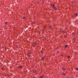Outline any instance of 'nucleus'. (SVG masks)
I'll return each mask as SVG.
<instances>
[{"label": "nucleus", "mask_w": 78, "mask_h": 78, "mask_svg": "<svg viewBox=\"0 0 78 78\" xmlns=\"http://www.w3.org/2000/svg\"><path fill=\"white\" fill-rule=\"evenodd\" d=\"M36 41L35 42V43H34V45H36Z\"/></svg>", "instance_id": "ddd939ff"}, {"label": "nucleus", "mask_w": 78, "mask_h": 78, "mask_svg": "<svg viewBox=\"0 0 78 78\" xmlns=\"http://www.w3.org/2000/svg\"><path fill=\"white\" fill-rule=\"evenodd\" d=\"M53 8H54V9H55V10H56V7H55V6L54 5H53Z\"/></svg>", "instance_id": "f257e3e1"}, {"label": "nucleus", "mask_w": 78, "mask_h": 78, "mask_svg": "<svg viewBox=\"0 0 78 78\" xmlns=\"http://www.w3.org/2000/svg\"><path fill=\"white\" fill-rule=\"evenodd\" d=\"M45 58V56H44V57H43L42 58H41V60H42V61L43 60H44V58Z\"/></svg>", "instance_id": "f03ea898"}, {"label": "nucleus", "mask_w": 78, "mask_h": 78, "mask_svg": "<svg viewBox=\"0 0 78 78\" xmlns=\"http://www.w3.org/2000/svg\"><path fill=\"white\" fill-rule=\"evenodd\" d=\"M75 16H78V14H77V13H76L75 14Z\"/></svg>", "instance_id": "6e6552de"}, {"label": "nucleus", "mask_w": 78, "mask_h": 78, "mask_svg": "<svg viewBox=\"0 0 78 78\" xmlns=\"http://www.w3.org/2000/svg\"><path fill=\"white\" fill-rule=\"evenodd\" d=\"M43 76H42L41 77H40V78H43Z\"/></svg>", "instance_id": "4468645a"}, {"label": "nucleus", "mask_w": 78, "mask_h": 78, "mask_svg": "<svg viewBox=\"0 0 78 78\" xmlns=\"http://www.w3.org/2000/svg\"><path fill=\"white\" fill-rule=\"evenodd\" d=\"M76 39V38H74V39Z\"/></svg>", "instance_id": "dca6fc26"}, {"label": "nucleus", "mask_w": 78, "mask_h": 78, "mask_svg": "<svg viewBox=\"0 0 78 78\" xmlns=\"http://www.w3.org/2000/svg\"><path fill=\"white\" fill-rule=\"evenodd\" d=\"M41 53H42V51H41Z\"/></svg>", "instance_id": "f3484780"}, {"label": "nucleus", "mask_w": 78, "mask_h": 78, "mask_svg": "<svg viewBox=\"0 0 78 78\" xmlns=\"http://www.w3.org/2000/svg\"><path fill=\"white\" fill-rule=\"evenodd\" d=\"M70 58V56H68V58L69 59Z\"/></svg>", "instance_id": "2eb2a0df"}, {"label": "nucleus", "mask_w": 78, "mask_h": 78, "mask_svg": "<svg viewBox=\"0 0 78 78\" xmlns=\"http://www.w3.org/2000/svg\"><path fill=\"white\" fill-rule=\"evenodd\" d=\"M5 25H7V24H8V22H6L5 23Z\"/></svg>", "instance_id": "39448f33"}, {"label": "nucleus", "mask_w": 78, "mask_h": 78, "mask_svg": "<svg viewBox=\"0 0 78 78\" xmlns=\"http://www.w3.org/2000/svg\"><path fill=\"white\" fill-rule=\"evenodd\" d=\"M72 34H73V35L74 36L75 35V32L73 33H72Z\"/></svg>", "instance_id": "20e7f679"}, {"label": "nucleus", "mask_w": 78, "mask_h": 78, "mask_svg": "<svg viewBox=\"0 0 78 78\" xmlns=\"http://www.w3.org/2000/svg\"><path fill=\"white\" fill-rule=\"evenodd\" d=\"M62 75H64V76L66 75V74H65V73H63L62 74Z\"/></svg>", "instance_id": "423d86ee"}, {"label": "nucleus", "mask_w": 78, "mask_h": 78, "mask_svg": "<svg viewBox=\"0 0 78 78\" xmlns=\"http://www.w3.org/2000/svg\"><path fill=\"white\" fill-rule=\"evenodd\" d=\"M67 47V45H66L65 46V48H66Z\"/></svg>", "instance_id": "0eeeda50"}, {"label": "nucleus", "mask_w": 78, "mask_h": 78, "mask_svg": "<svg viewBox=\"0 0 78 78\" xmlns=\"http://www.w3.org/2000/svg\"><path fill=\"white\" fill-rule=\"evenodd\" d=\"M31 53H30L28 54V56L29 57H30V54H31Z\"/></svg>", "instance_id": "7ed1b4c3"}, {"label": "nucleus", "mask_w": 78, "mask_h": 78, "mask_svg": "<svg viewBox=\"0 0 78 78\" xmlns=\"http://www.w3.org/2000/svg\"><path fill=\"white\" fill-rule=\"evenodd\" d=\"M76 70H78V68H76Z\"/></svg>", "instance_id": "9b49d317"}, {"label": "nucleus", "mask_w": 78, "mask_h": 78, "mask_svg": "<svg viewBox=\"0 0 78 78\" xmlns=\"http://www.w3.org/2000/svg\"><path fill=\"white\" fill-rule=\"evenodd\" d=\"M62 69H63V70H65V68H62Z\"/></svg>", "instance_id": "9d476101"}, {"label": "nucleus", "mask_w": 78, "mask_h": 78, "mask_svg": "<svg viewBox=\"0 0 78 78\" xmlns=\"http://www.w3.org/2000/svg\"><path fill=\"white\" fill-rule=\"evenodd\" d=\"M23 19H25V17L24 16L23 17Z\"/></svg>", "instance_id": "f8f14e48"}, {"label": "nucleus", "mask_w": 78, "mask_h": 78, "mask_svg": "<svg viewBox=\"0 0 78 78\" xmlns=\"http://www.w3.org/2000/svg\"><path fill=\"white\" fill-rule=\"evenodd\" d=\"M19 68H22V66H20L19 67Z\"/></svg>", "instance_id": "1a4fd4ad"}]
</instances>
